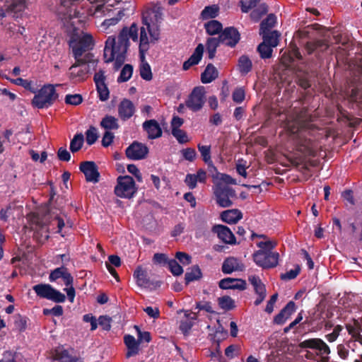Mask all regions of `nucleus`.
I'll list each match as a JSON object with an SVG mask.
<instances>
[{
    "label": "nucleus",
    "instance_id": "1",
    "mask_svg": "<svg viewBox=\"0 0 362 362\" xmlns=\"http://www.w3.org/2000/svg\"><path fill=\"white\" fill-rule=\"evenodd\" d=\"M163 19L161 9L154 8L146 15L143 16V25L140 28L133 23L129 27H124L118 36H110L106 40L104 49L105 62H115V68L119 69L124 62L126 53L129 46V39L138 41L139 30V56L141 60L140 76L147 81L152 79L153 75L150 65L144 61L146 53L150 48V44L160 38V24Z\"/></svg>",
    "mask_w": 362,
    "mask_h": 362
},
{
    "label": "nucleus",
    "instance_id": "2",
    "mask_svg": "<svg viewBox=\"0 0 362 362\" xmlns=\"http://www.w3.org/2000/svg\"><path fill=\"white\" fill-rule=\"evenodd\" d=\"M69 46L72 49L76 63L70 69H76L78 66H85L86 71H83V75H86L91 71H95L98 64V59L93 54L89 52L93 47V37L88 33L79 32L73 34L69 42ZM81 76V75H80Z\"/></svg>",
    "mask_w": 362,
    "mask_h": 362
},
{
    "label": "nucleus",
    "instance_id": "3",
    "mask_svg": "<svg viewBox=\"0 0 362 362\" xmlns=\"http://www.w3.org/2000/svg\"><path fill=\"white\" fill-rule=\"evenodd\" d=\"M58 97L53 85L47 84L42 87L35 95L33 100V106L39 108H47L51 106Z\"/></svg>",
    "mask_w": 362,
    "mask_h": 362
},
{
    "label": "nucleus",
    "instance_id": "4",
    "mask_svg": "<svg viewBox=\"0 0 362 362\" xmlns=\"http://www.w3.org/2000/svg\"><path fill=\"white\" fill-rule=\"evenodd\" d=\"M299 346L302 349L315 350L317 362H329L330 349L322 339L319 338L306 339L300 342Z\"/></svg>",
    "mask_w": 362,
    "mask_h": 362
},
{
    "label": "nucleus",
    "instance_id": "5",
    "mask_svg": "<svg viewBox=\"0 0 362 362\" xmlns=\"http://www.w3.org/2000/svg\"><path fill=\"white\" fill-rule=\"evenodd\" d=\"M213 191L216 204L223 208L231 206L233 199L236 198L235 191L229 185L223 183H216L213 187Z\"/></svg>",
    "mask_w": 362,
    "mask_h": 362
},
{
    "label": "nucleus",
    "instance_id": "6",
    "mask_svg": "<svg viewBox=\"0 0 362 362\" xmlns=\"http://www.w3.org/2000/svg\"><path fill=\"white\" fill-rule=\"evenodd\" d=\"M36 295L41 298L55 303H64L66 300L64 294L54 288L48 284H39L33 286Z\"/></svg>",
    "mask_w": 362,
    "mask_h": 362
},
{
    "label": "nucleus",
    "instance_id": "7",
    "mask_svg": "<svg viewBox=\"0 0 362 362\" xmlns=\"http://www.w3.org/2000/svg\"><path fill=\"white\" fill-rule=\"evenodd\" d=\"M136 192V187L131 176H119L115 187V194L120 198L130 199Z\"/></svg>",
    "mask_w": 362,
    "mask_h": 362
},
{
    "label": "nucleus",
    "instance_id": "8",
    "mask_svg": "<svg viewBox=\"0 0 362 362\" xmlns=\"http://www.w3.org/2000/svg\"><path fill=\"white\" fill-rule=\"evenodd\" d=\"M279 255L278 252L257 251L253 255L255 262L264 269L275 267L279 262Z\"/></svg>",
    "mask_w": 362,
    "mask_h": 362
},
{
    "label": "nucleus",
    "instance_id": "9",
    "mask_svg": "<svg viewBox=\"0 0 362 362\" xmlns=\"http://www.w3.org/2000/svg\"><path fill=\"white\" fill-rule=\"evenodd\" d=\"M205 103V95L204 88L202 87L194 88L185 101L186 107L193 112L202 109Z\"/></svg>",
    "mask_w": 362,
    "mask_h": 362
},
{
    "label": "nucleus",
    "instance_id": "10",
    "mask_svg": "<svg viewBox=\"0 0 362 362\" xmlns=\"http://www.w3.org/2000/svg\"><path fill=\"white\" fill-rule=\"evenodd\" d=\"M148 153V147L141 143L134 141L127 149L126 155L132 160H141L146 157Z\"/></svg>",
    "mask_w": 362,
    "mask_h": 362
},
{
    "label": "nucleus",
    "instance_id": "11",
    "mask_svg": "<svg viewBox=\"0 0 362 362\" xmlns=\"http://www.w3.org/2000/svg\"><path fill=\"white\" fill-rule=\"evenodd\" d=\"M221 43L230 47H235L240 40V33L234 27L225 28L218 35Z\"/></svg>",
    "mask_w": 362,
    "mask_h": 362
},
{
    "label": "nucleus",
    "instance_id": "12",
    "mask_svg": "<svg viewBox=\"0 0 362 362\" xmlns=\"http://www.w3.org/2000/svg\"><path fill=\"white\" fill-rule=\"evenodd\" d=\"M80 170L84 174L87 182L96 183L99 181L100 173L94 162L85 161L81 163Z\"/></svg>",
    "mask_w": 362,
    "mask_h": 362
},
{
    "label": "nucleus",
    "instance_id": "13",
    "mask_svg": "<svg viewBox=\"0 0 362 362\" xmlns=\"http://www.w3.org/2000/svg\"><path fill=\"white\" fill-rule=\"evenodd\" d=\"M94 81L97 88L99 98L101 101H106L109 98L110 92L105 83L104 71L100 70L94 76Z\"/></svg>",
    "mask_w": 362,
    "mask_h": 362
},
{
    "label": "nucleus",
    "instance_id": "14",
    "mask_svg": "<svg viewBox=\"0 0 362 362\" xmlns=\"http://www.w3.org/2000/svg\"><path fill=\"white\" fill-rule=\"evenodd\" d=\"M248 281L252 285L255 293L258 296L257 298L255 301V305H258L266 298L267 291L265 285L263 284L260 278L255 275L250 276Z\"/></svg>",
    "mask_w": 362,
    "mask_h": 362
},
{
    "label": "nucleus",
    "instance_id": "15",
    "mask_svg": "<svg viewBox=\"0 0 362 362\" xmlns=\"http://www.w3.org/2000/svg\"><path fill=\"white\" fill-rule=\"evenodd\" d=\"M118 116L124 121L130 119L136 111V107L134 104L129 99H123L117 107Z\"/></svg>",
    "mask_w": 362,
    "mask_h": 362
},
{
    "label": "nucleus",
    "instance_id": "16",
    "mask_svg": "<svg viewBox=\"0 0 362 362\" xmlns=\"http://www.w3.org/2000/svg\"><path fill=\"white\" fill-rule=\"evenodd\" d=\"M245 269L243 263L236 257H230L226 258L222 264V272L226 274H231L234 272H242Z\"/></svg>",
    "mask_w": 362,
    "mask_h": 362
},
{
    "label": "nucleus",
    "instance_id": "17",
    "mask_svg": "<svg viewBox=\"0 0 362 362\" xmlns=\"http://www.w3.org/2000/svg\"><path fill=\"white\" fill-rule=\"evenodd\" d=\"M212 231L216 233L218 238L223 243L230 245L236 243L235 235L227 226L216 225L213 227Z\"/></svg>",
    "mask_w": 362,
    "mask_h": 362
},
{
    "label": "nucleus",
    "instance_id": "18",
    "mask_svg": "<svg viewBox=\"0 0 362 362\" xmlns=\"http://www.w3.org/2000/svg\"><path fill=\"white\" fill-rule=\"evenodd\" d=\"M246 281L241 279L225 278L219 281L218 286L222 289H246Z\"/></svg>",
    "mask_w": 362,
    "mask_h": 362
},
{
    "label": "nucleus",
    "instance_id": "19",
    "mask_svg": "<svg viewBox=\"0 0 362 362\" xmlns=\"http://www.w3.org/2000/svg\"><path fill=\"white\" fill-rule=\"evenodd\" d=\"M143 128L147 132L148 138L150 139L159 138L162 135V129L158 122L155 119L144 122Z\"/></svg>",
    "mask_w": 362,
    "mask_h": 362
},
{
    "label": "nucleus",
    "instance_id": "20",
    "mask_svg": "<svg viewBox=\"0 0 362 362\" xmlns=\"http://www.w3.org/2000/svg\"><path fill=\"white\" fill-rule=\"evenodd\" d=\"M5 10L9 13H13V17H18L25 8V0H6L5 2Z\"/></svg>",
    "mask_w": 362,
    "mask_h": 362
},
{
    "label": "nucleus",
    "instance_id": "21",
    "mask_svg": "<svg viewBox=\"0 0 362 362\" xmlns=\"http://www.w3.org/2000/svg\"><path fill=\"white\" fill-rule=\"evenodd\" d=\"M296 310V305L293 301H289L281 312L274 317V322L277 325H283Z\"/></svg>",
    "mask_w": 362,
    "mask_h": 362
},
{
    "label": "nucleus",
    "instance_id": "22",
    "mask_svg": "<svg viewBox=\"0 0 362 362\" xmlns=\"http://www.w3.org/2000/svg\"><path fill=\"white\" fill-rule=\"evenodd\" d=\"M124 342L127 348L126 357L130 358L136 356L139 351V343L136 339L130 334L124 337Z\"/></svg>",
    "mask_w": 362,
    "mask_h": 362
},
{
    "label": "nucleus",
    "instance_id": "23",
    "mask_svg": "<svg viewBox=\"0 0 362 362\" xmlns=\"http://www.w3.org/2000/svg\"><path fill=\"white\" fill-rule=\"evenodd\" d=\"M318 149L317 142L310 139H305L302 140L299 144L298 150L306 156H315Z\"/></svg>",
    "mask_w": 362,
    "mask_h": 362
},
{
    "label": "nucleus",
    "instance_id": "24",
    "mask_svg": "<svg viewBox=\"0 0 362 362\" xmlns=\"http://www.w3.org/2000/svg\"><path fill=\"white\" fill-rule=\"evenodd\" d=\"M346 328L349 334L351 335V339L362 345V335L361 334L362 327L360 322L357 320H354L351 323L346 324Z\"/></svg>",
    "mask_w": 362,
    "mask_h": 362
},
{
    "label": "nucleus",
    "instance_id": "25",
    "mask_svg": "<svg viewBox=\"0 0 362 362\" xmlns=\"http://www.w3.org/2000/svg\"><path fill=\"white\" fill-rule=\"evenodd\" d=\"M221 218L227 223L234 224L243 218V214L238 209H230L223 211L221 214Z\"/></svg>",
    "mask_w": 362,
    "mask_h": 362
},
{
    "label": "nucleus",
    "instance_id": "26",
    "mask_svg": "<svg viewBox=\"0 0 362 362\" xmlns=\"http://www.w3.org/2000/svg\"><path fill=\"white\" fill-rule=\"evenodd\" d=\"M62 279L64 280V284L68 287L64 290L66 292L68 298L71 303H73L75 298V289L73 287V277L70 273L66 270Z\"/></svg>",
    "mask_w": 362,
    "mask_h": 362
},
{
    "label": "nucleus",
    "instance_id": "27",
    "mask_svg": "<svg viewBox=\"0 0 362 362\" xmlns=\"http://www.w3.org/2000/svg\"><path fill=\"white\" fill-rule=\"evenodd\" d=\"M218 77V71L214 66L209 64L202 74L201 80L203 83H209Z\"/></svg>",
    "mask_w": 362,
    "mask_h": 362
},
{
    "label": "nucleus",
    "instance_id": "28",
    "mask_svg": "<svg viewBox=\"0 0 362 362\" xmlns=\"http://www.w3.org/2000/svg\"><path fill=\"white\" fill-rule=\"evenodd\" d=\"M259 33L262 35L263 42L269 45L272 48L278 45L279 34L277 31L260 32Z\"/></svg>",
    "mask_w": 362,
    "mask_h": 362
},
{
    "label": "nucleus",
    "instance_id": "29",
    "mask_svg": "<svg viewBox=\"0 0 362 362\" xmlns=\"http://www.w3.org/2000/svg\"><path fill=\"white\" fill-rule=\"evenodd\" d=\"M54 360L57 362H76L75 359L69 355L67 350L59 347L55 350Z\"/></svg>",
    "mask_w": 362,
    "mask_h": 362
},
{
    "label": "nucleus",
    "instance_id": "30",
    "mask_svg": "<svg viewBox=\"0 0 362 362\" xmlns=\"http://www.w3.org/2000/svg\"><path fill=\"white\" fill-rule=\"evenodd\" d=\"M206 33L210 35L219 34L223 30L222 24L216 20H211L204 25Z\"/></svg>",
    "mask_w": 362,
    "mask_h": 362
},
{
    "label": "nucleus",
    "instance_id": "31",
    "mask_svg": "<svg viewBox=\"0 0 362 362\" xmlns=\"http://www.w3.org/2000/svg\"><path fill=\"white\" fill-rule=\"evenodd\" d=\"M100 126L107 131L117 129L119 128L117 119L111 115H107L100 122Z\"/></svg>",
    "mask_w": 362,
    "mask_h": 362
},
{
    "label": "nucleus",
    "instance_id": "32",
    "mask_svg": "<svg viewBox=\"0 0 362 362\" xmlns=\"http://www.w3.org/2000/svg\"><path fill=\"white\" fill-rule=\"evenodd\" d=\"M221 43L219 37H210L206 41V51L209 59L215 57L216 49L219 44Z\"/></svg>",
    "mask_w": 362,
    "mask_h": 362
},
{
    "label": "nucleus",
    "instance_id": "33",
    "mask_svg": "<svg viewBox=\"0 0 362 362\" xmlns=\"http://www.w3.org/2000/svg\"><path fill=\"white\" fill-rule=\"evenodd\" d=\"M304 124L302 123L300 117H297L293 119H288L286 124V129L291 134H296L303 129Z\"/></svg>",
    "mask_w": 362,
    "mask_h": 362
},
{
    "label": "nucleus",
    "instance_id": "34",
    "mask_svg": "<svg viewBox=\"0 0 362 362\" xmlns=\"http://www.w3.org/2000/svg\"><path fill=\"white\" fill-rule=\"evenodd\" d=\"M202 275L201 269L198 266L192 267L185 274L186 284L199 279Z\"/></svg>",
    "mask_w": 362,
    "mask_h": 362
},
{
    "label": "nucleus",
    "instance_id": "35",
    "mask_svg": "<svg viewBox=\"0 0 362 362\" xmlns=\"http://www.w3.org/2000/svg\"><path fill=\"white\" fill-rule=\"evenodd\" d=\"M252 62L247 56H241L238 60V69L241 74H246L252 69Z\"/></svg>",
    "mask_w": 362,
    "mask_h": 362
},
{
    "label": "nucleus",
    "instance_id": "36",
    "mask_svg": "<svg viewBox=\"0 0 362 362\" xmlns=\"http://www.w3.org/2000/svg\"><path fill=\"white\" fill-rule=\"evenodd\" d=\"M219 307L224 310H230L235 307V301L228 296H224L218 298Z\"/></svg>",
    "mask_w": 362,
    "mask_h": 362
},
{
    "label": "nucleus",
    "instance_id": "37",
    "mask_svg": "<svg viewBox=\"0 0 362 362\" xmlns=\"http://www.w3.org/2000/svg\"><path fill=\"white\" fill-rule=\"evenodd\" d=\"M276 22V18L273 14H269L265 20H264L260 25V32H270Z\"/></svg>",
    "mask_w": 362,
    "mask_h": 362
},
{
    "label": "nucleus",
    "instance_id": "38",
    "mask_svg": "<svg viewBox=\"0 0 362 362\" xmlns=\"http://www.w3.org/2000/svg\"><path fill=\"white\" fill-rule=\"evenodd\" d=\"M198 150L201 153L203 160L205 163L209 165H212V160L211 157V147L210 146H204L198 144Z\"/></svg>",
    "mask_w": 362,
    "mask_h": 362
},
{
    "label": "nucleus",
    "instance_id": "39",
    "mask_svg": "<svg viewBox=\"0 0 362 362\" xmlns=\"http://www.w3.org/2000/svg\"><path fill=\"white\" fill-rule=\"evenodd\" d=\"M134 276L139 286H146L148 284L146 272L141 267H137L134 273Z\"/></svg>",
    "mask_w": 362,
    "mask_h": 362
},
{
    "label": "nucleus",
    "instance_id": "40",
    "mask_svg": "<svg viewBox=\"0 0 362 362\" xmlns=\"http://www.w3.org/2000/svg\"><path fill=\"white\" fill-rule=\"evenodd\" d=\"M83 136L82 134H76L70 143V150L72 153L81 149L83 144Z\"/></svg>",
    "mask_w": 362,
    "mask_h": 362
},
{
    "label": "nucleus",
    "instance_id": "41",
    "mask_svg": "<svg viewBox=\"0 0 362 362\" xmlns=\"http://www.w3.org/2000/svg\"><path fill=\"white\" fill-rule=\"evenodd\" d=\"M328 47V44L324 40H317L314 42H308L306 45V50L309 54H311L314 50L318 48L322 49V50H325Z\"/></svg>",
    "mask_w": 362,
    "mask_h": 362
},
{
    "label": "nucleus",
    "instance_id": "42",
    "mask_svg": "<svg viewBox=\"0 0 362 362\" xmlns=\"http://www.w3.org/2000/svg\"><path fill=\"white\" fill-rule=\"evenodd\" d=\"M272 47L265 42H262L257 47V51L259 52L261 58L262 59H269L272 57Z\"/></svg>",
    "mask_w": 362,
    "mask_h": 362
},
{
    "label": "nucleus",
    "instance_id": "43",
    "mask_svg": "<svg viewBox=\"0 0 362 362\" xmlns=\"http://www.w3.org/2000/svg\"><path fill=\"white\" fill-rule=\"evenodd\" d=\"M133 67L129 64H126L122 69L120 75L117 79L118 82L127 81L132 76Z\"/></svg>",
    "mask_w": 362,
    "mask_h": 362
},
{
    "label": "nucleus",
    "instance_id": "44",
    "mask_svg": "<svg viewBox=\"0 0 362 362\" xmlns=\"http://www.w3.org/2000/svg\"><path fill=\"white\" fill-rule=\"evenodd\" d=\"M218 13V8L216 6H206L202 11V17L203 19L215 18Z\"/></svg>",
    "mask_w": 362,
    "mask_h": 362
},
{
    "label": "nucleus",
    "instance_id": "45",
    "mask_svg": "<svg viewBox=\"0 0 362 362\" xmlns=\"http://www.w3.org/2000/svg\"><path fill=\"white\" fill-rule=\"evenodd\" d=\"M204 45L202 44H199L197 47L195 48V50L194 51L193 54L191 55V57L189 58V59L192 62V64H194L195 65L197 64L203 55L204 52Z\"/></svg>",
    "mask_w": 362,
    "mask_h": 362
},
{
    "label": "nucleus",
    "instance_id": "46",
    "mask_svg": "<svg viewBox=\"0 0 362 362\" xmlns=\"http://www.w3.org/2000/svg\"><path fill=\"white\" fill-rule=\"evenodd\" d=\"M197 319L196 314H194L192 317L190 318H188L187 316V318L185 320H183L180 322V329L184 332L187 333L189 332L194 324V320Z\"/></svg>",
    "mask_w": 362,
    "mask_h": 362
},
{
    "label": "nucleus",
    "instance_id": "47",
    "mask_svg": "<svg viewBox=\"0 0 362 362\" xmlns=\"http://www.w3.org/2000/svg\"><path fill=\"white\" fill-rule=\"evenodd\" d=\"M168 265L171 273L175 276H180L183 273L182 267L177 263L175 259H170Z\"/></svg>",
    "mask_w": 362,
    "mask_h": 362
},
{
    "label": "nucleus",
    "instance_id": "48",
    "mask_svg": "<svg viewBox=\"0 0 362 362\" xmlns=\"http://www.w3.org/2000/svg\"><path fill=\"white\" fill-rule=\"evenodd\" d=\"M11 82L15 85L21 86L24 88L35 93V88L33 87L32 82L22 78H17L16 79H11Z\"/></svg>",
    "mask_w": 362,
    "mask_h": 362
},
{
    "label": "nucleus",
    "instance_id": "49",
    "mask_svg": "<svg viewBox=\"0 0 362 362\" xmlns=\"http://www.w3.org/2000/svg\"><path fill=\"white\" fill-rule=\"evenodd\" d=\"M86 143L88 145L93 144L98 139V132L96 128L90 127L86 132Z\"/></svg>",
    "mask_w": 362,
    "mask_h": 362
},
{
    "label": "nucleus",
    "instance_id": "50",
    "mask_svg": "<svg viewBox=\"0 0 362 362\" xmlns=\"http://www.w3.org/2000/svg\"><path fill=\"white\" fill-rule=\"evenodd\" d=\"M276 245V243L275 241H261L257 243V246L259 247L258 251L272 252V250L275 247Z\"/></svg>",
    "mask_w": 362,
    "mask_h": 362
},
{
    "label": "nucleus",
    "instance_id": "51",
    "mask_svg": "<svg viewBox=\"0 0 362 362\" xmlns=\"http://www.w3.org/2000/svg\"><path fill=\"white\" fill-rule=\"evenodd\" d=\"M351 100L357 103H362V83L351 89Z\"/></svg>",
    "mask_w": 362,
    "mask_h": 362
},
{
    "label": "nucleus",
    "instance_id": "52",
    "mask_svg": "<svg viewBox=\"0 0 362 362\" xmlns=\"http://www.w3.org/2000/svg\"><path fill=\"white\" fill-rule=\"evenodd\" d=\"M66 270H67V269L64 267H59V268L54 269L53 271L51 272V273L49 274V281L52 282V281H55L56 280H57L59 278L62 279L65 272H66Z\"/></svg>",
    "mask_w": 362,
    "mask_h": 362
},
{
    "label": "nucleus",
    "instance_id": "53",
    "mask_svg": "<svg viewBox=\"0 0 362 362\" xmlns=\"http://www.w3.org/2000/svg\"><path fill=\"white\" fill-rule=\"evenodd\" d=\"M245 97V90L243 88H237L232 94L233 100L236 103H241Z\"/></svg>",
    "mask_w": 362,
    "mask_h": 362
},
{
    "label": "nucleus",
    "instance_id": "54",
    "mask_svg": "<svg viewBox=\"0 0 362 362\" xmlns=\"http://www.w3.org/2000/svg\"><path fill=\"white\" fill-rule=\"evenodd\" d=\"M172 134L180 144H184L188 141L186 132L180 129L172 130Z\"/></svg>",
    "mask_w": 362,
    "mask_h": 362
},
{
    "label": "nucleus",
    "instance_id": "55",
    "mask_svg": "<svg viewBox=\"0 0 362 362\" xmlns=\"http://www.w3.org/2000/svg\"><path fill=\"white\" fill-rule=\"evenodd\" d=\"M83 101V98L80 94L66 95L65 102L71 105H78Z\"/></svg>",
    "mask_w": 362,
    "mask_h": 362
},
{
    "label": "nucleus",
    "instance_id": "56",
    "mask_svg": "<svg viewBox=\"0 0 362 362\" xmlns=\"http://www.w3.org/2000/svg\"><path fill=\"white\" fill-rule=\"evenodd\" d=\"M134 328L138 334L137 341H139V344L141 342L148 343L151 341V334L148 332H141L139 327L136 325L134 326Z\"/></svg>",
    "mask_w": 362,
    "mask_h": 362
},
{
    "label": "nucleus",
    "instance_id": "57",
    "mask_svg": "<svg viewBox=\"0 0 362 362\" xmlns=\"http://www.w3.org/2000/svg\"><path fill=\"white\" fill-rule=\"evenodd\" d=\"M181 153H182L183 158L185 160L191 161V162L193 161L197 156L196 151L192 148H187L185 149H183L181 151Z\"/></svg>",
    "mask_w": 362,
    "mask_h": 362
},
{
    "label": "nucleus",
    "instance_id": "58",
    "mask_svg": "<svg viewBox=\"0 0 362 362\" xmlns=\"http://www.w3.org/2000/svg\"><path fill=\"white\" fill-rule=\"evenodd\" d=\"M260 0H249L247 2L240 1L241 11L243 13H247L251 8L255 7Z\"/></svg>",
    "mask_w": 362,
    "mask_h": 362
},
{
    "label": "nucleus",
    "instance_id": "59",
    "mask_svg": "<svg viewBox=\"0 0 362 362\" xmlns=\"http://www.w3.org/2000/svg\"><path fill=\"white\" fill-rule=\"evenodd\" d=\"M300 272V267L297 266L294 269H291L285 274L281 275V279L283 280H291L295 279Z\"/></svg>",
    "mask_w": 362,
    "mask_h": 362
},
{
    "label": "nucleus",
    "instance_id": "60",
    "mask_svg": "<svg viewBox=\"0 0 362 362\" xmlns=\"http://www.w3.org/2000/svg\"><path fill=\"white\" fill-rule=\"evenodd\" d=\"M267 9L266 6L261 5L258 9L254 10L250 13V16L254 21H257L263 14L267 13Z\"/></svg>",
    "mask_w": 362,
    "mask_h": 362
},
{
    "label": "nucleus",
    "instance_id": "61",
    "mask_svg": "<svg viewBox=\"0 0 362 362\" xmlns=\"http://www.w3.org/2000/svg\"><path fill=\"white\" fill-rule=\"evenodd\" d=\"M15 327L20 332L24 331L27 327V319L22 316H18L15 320Z\"/></svg>",
    "mask_w": 362,
    "mask_h": 362
},
{
    "label": "nucleus",
    "instance_id": "62",
    "mask_svg": "<svg viewBox=\"0 0 362 362\" xmlns=\"http://www.w3.org/2000/svg\"><path fill=\"white\" fill-rule=\"evenodd\" d=\"M343 327L341 325H337L334 327L332 333L326 335V339L329 342L334 341L339 335L340 332L342 330Z\"/></svg>",
    "mask_w": 362,
    "mask_h": 362
},
{
    "label": "nucleus",
    "instance_id": "63",
    "mask_svg": "<svg viewBox=\"0 0 362 362\" xmlns=\"http://www.w3.org/2000/svg\"><path fill=\"white\" fill-rule=\"evenodd\" d=\"M169 260L170 259H168L167 256L163 253H156L153 257V262L157 264H168Z\"/></svg>",
    "mask_w": 362,
    "mask_h": 362
},
{
    "label": "nucleus",
    "instance_id": "64",
    "mask_svg": "<svg viewBox=\"0 0 362 362\" xmlns=\"http://www.w3.org/2000/svg\"><path fill=\"white\" fill-rule=\"evenodd\" d=\"M175 257L184 265H188L191 263V257L187 253L177 252Z\"/></svg>",
    "mask_w": 362,
    "mask_h": 362
}]
</instances>
